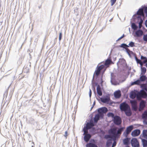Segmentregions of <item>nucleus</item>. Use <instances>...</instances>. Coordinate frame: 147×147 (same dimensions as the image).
<instances>
[{
    "label": "nucleus",
    "mask_w": 147,
    "mask_h": 147,
    "mask_svg": "<svg viewBox=\"0 0 147 147\" xmlns=\"http://www.w3.org/2000/svg\"><path fill=\"white\" fill-rule=\"evenodd\" d=\"M143 40L146 42H147V34L144 35L143 36Z\"/></svg>",
    "instance_id": "nucleus-37"
},
{
    "label": "nucleus",
    "mask_w": 147,
    "mask_h": 147,
    "mask_svg": "<svg viewBox=\"0 0 147 147\" xmlns=\"http://www.w3.org/2000/svg\"><path fill=\"white\" fill-rule=\"evenodd\" d=\"M108 111L107 109L105 107L99 108L98 110V112L101 116H103V114L106 113Z\"/></svg>",
    "instance_id": "nucleus-6"
},
{
    "label": "nucleus",
    "mask_w": 147,
    "mask_h": 147,
    "mask_svg": "<svg viewBox=\"0 0 147 147\" xmlns=\"http://www.w3.org/2000/svg\"><path fill=\"white\" fill-rule=\"evenodd\" d=\"M126 51H127V52L128 53V54L129 55H130V54H129V52L130 51L129 50V49H126Z\"/></svg>",
    "instance_id": "nucleus-45"
},
{
    "label": "nucleus",
    "mask_w": 147,
    "mask_h": 147,
    "mask_svg": "<svg viewBox=\"0 0 147 147\" xmlns=\"http://www.w3.org/2000/svg\"><path fill=\"white\" fill-rule=\"evenodd\" d=\"M145 25L146 26V27H147V20H146L145 21Z\"/></svg>",
    "instance_id": "nucleus-48"
},
{
    "label": "nucleus",
    "mask_w": 147,
    "mask_h": 147,
    "mask_svg": "<svg viewBox=\"0 0 147 147\" xmlns=\"http://www.w3.org/2000/svg\"><path fill=\"white\" fill-rule=\"evenodd\" d=\"M120 109L121 111L125 112L126 115L130 116L132 114V112L129 105L125 102H123L120 105Z\"/></svg>",
    "instance_id": "nucleus-1"
},
{
    "label": "nucleus",
    "mask_w": 147,
    "mask_h": 147,
    "mask_svg": "<svg viewBox=\"0 0 147 147\" xmlns=\"http://www.w3.org/2000/svg\"><path fill=\"white\" fill-rule=\"evenodd\" d=\"M67 131H66L65 132V135H64V136L66 137H67Z\"/></svg>",
    "instance_id": "nucleus-47"
},
{
    "label": "nucleus",
    "mask_w": 147,
    "mask_h": 147,
    "mask_svg": "<svg viewBox=\"0 0 147 147\" xmlns=\"http://www.w3.org/2000/svg\"><path fill=\"white\" fill-rule=\"evenodd\" d=\"M95 101H94L93 103V106H94L95 105Z\"/></svg>",
    "instance_id": "nucleus-50"
},
{
    "label": "nucleus",
    "mask_w": 147,
    "mask_h": 147,
    "mask_svg": "<svg viewBox=\"0 0 147 147\" xmlns=\"http://www.w3.org/2000/svg\"><path fill=\"white\" fill-rule=\"evenodd\" d=\"M139 24V28H141L142 26V24Z\"/></svg>",
    "instance_id": "nucleus-49"
},
{
    "label": "nucleus",
    "mask_w": 147,
    "mask_h": 147,
    "mask_svg": "<svg viewBox=\"0 0 147 147\" xmlns=\"http://www.w3.org/2000/svg\"><path fill=\"white\" fill-rule=\"evenodd\" d=\"M61 37H62V32H61L59 33V40L60 41V40L61 39Z\"/></svg>",
    "instance_id": "nucleus-40"
},
{
    "label": "nucleus",
    "mask_w": 147,
    "mask_h": 147,
    "mask_svg": "<svg viewBox=\"0 0 147 147\" xmlns=\"http://www.w3.org/2000/svg\"><path fill=\"white\" fill-rule=\"evenodd\" d=\"M140 133V131L139 129H136L133 131L131 133V135L132 136L134 137H136L138 136Z\"/></svg>",
    "instance_id": "nucleus-14"
},
{
    "label": "nucleus",
    "mask_w": 147,
    "mask_h": 147,
    "mask_svg": "<svg viewBox=\"0 0 147 147\" xmlns=\"http://www.w3.org/2000/svg\"><path fill=\"white\" fill-rule=\"evenodd\" d=\"M93 107H91V109H92V108Z\"/></svg>",
    "instance_id": "nucleus-52"
},
{
    "label": "nucleus",
    "mask_w": 147,
    "mask_h": 147,
    "mask_svg": "<svg viewBox=\"0 0 147 147\" xmlns=\"http://www.w3.org/2000/svg\"><path fill=\"white\" fill-rule=\"evenodd\" d=\"M145 102L144 100H142L140 104V107L139 111H141L145 107Z\"/></svg>",
    "instance_id": "nucleus-15"
},
{
    "label": "nucleus",
    "mask_w": 147,
    "mask_h": 147,
    "mask_svg": "<svg viewBox=\"0 0 147 147\" xmlns=\"http://www.w3.org/2000/svg\"><path fill=\"white\" fill-rule=\"evenodd\" d=\"M144 12L146 13L147 17V7H146L144 9Z\"/></svg>",
    "instance_id": "nucleus-44"
},
{
    "label": "nucleus",
    "mask_w": 147,
    "mask_h": 147,
    "mask_svg": "<svg viewBox=\"0 0 147 147\" xmlns=\"http://www.w3.org/2000/svg\"><path fill=\"white\" fill-rule=\"evenodd\" d=\"M142 118L144 120L143 122L144 124L147 125V111H145L142 114Z\"/></svg>",
    "instance_id": "nucleus-11"
},
{
    "label": "nucleus",
    "mask_w": 147,
    "mask_h": 147,
    "mask_svg": "<svg viewBox=\"0 0 147 147\" xmlns=\"http://www.w3.org/2000/svg\"><path fill=\"white\" fill-rule=\"evenodd\" d=\"M141 81L140 80H138L132 83L131 85L138 84L141 83Z\"/></svg>",
    "instance_id": "nucleus-30"
},
{
    "label": "nucleus",
    "mask_w": 147,
    "mask_h": 147,
    "mask_svg": "<svg viewBox=\"0 0 147 147\" xmlns=\"http://www.w3.org/2000/svg\"><path fill=\"white\" fill-rule=\"evenodd\" d=\"M146 77L144 75H140V80L141 81H144L146 80Z\"/></svg>",
    "instance_id": "nucleus-26"
},
{
    "label": "nucleus",
    "mask_w": 147,
    "mask_h": 147,
    "mask_svg": "<svg viewBox=\"0 0 147 147\" xmlns=\"http://www.w3.org/2000/svg\"><path fill=\"white\" fill-rule=\"evenodd\" d=\"M124 128L122 127L119 129L117 131V128H113L110 129L109 130V134H114V136H115L116 138L118 137L121 134V132L123 131Z\"/></svg>",
    "instance_id": "nucleus-3"
},
{
    "label": "nucleus",
    "mask_w": 147,
    "mask_h": 147,
    "mask_svg": "<svg viewBox=\"0 0 147 147\" xmlns=\"http://www.w3.org/2000/svg\"><path fill=\"white\" fill-rule=\"evenodd\" d=\"M110 135H106L105 136V138L107 139H109V140H113V141H115L116 140V138L115 136V137L113 136L114 134H109Z\"/></svg>",
    "instance_id": "nucleus-13"
},
{
    "label": "nucleus",
    "mask_w": 147,
    "mask_h": 147,
    "mask_svg": "<svg viewBox=\"0 0 147 147\" xmlns=\"http://www.w3.org/2000/svg\"><path fill=\"white\" fill-rule=\"evenodd\" d=\"M142 142L143 147H146L147 146V140L144 139H142Z\"/></svg>",
    "instance_id": "nucleus-29"
},
{
    "label": "nucleus",
    "mask_w": 147,
    "mask_h": 147,
    "mask_svg": "<svg viewBox=\"0 0 147 147\" xmlns=\"http://www.w3.org/2000/svg\"><path fill=\"white\" fill-rule=\"evenodd\" d=\"M129 140L130 139L127 138L124 139L123 141L124 144L126 145H128L129 144Z\"/></svg>",
    "instance_id": "nucleus-23"
},
{
    "label": "nucleus",
    "mask_w": 147,
    "mask_h": 147,
    "mask_svg": "<svg viewBox=\"0 0 147 147\" xmlns=\"http://www.w3.org/2000/svg\"><path fill=\"white\" fill-rule=\"evenodd\" d=\"M142 136L147 139V130H144L142 131Z\"/></svg>",
    "instance_id": "nucleus-24"
},
{
    "label": "nucleus",
    "mask_w": 147,
    "mask_h": 147,
    "mask_svg": "<svg viewBox=\"0 0 147 147\" xmlns=\"http://www.w3.org/2000/svg\"><path fill=\"white\" fill-rule=\"evenodd\" d=\"M136 96L137 99H140L142 98H145L147 97V94L144 90H142L137 94L134 92H132L130 93V97L132 99H134Z\"/></svg>",
    "instance_id": "nucleus-2"
},
{
    "label": "nucleus",
    "mask_w": 147,
    "mask_h": 147,
    "mask_svg": "<svg viewBox=\"0 0 147 147\" xmlns=\"http://www.w3.org/2000/svg\"><path fill=\"white\" fill-rule=\"evenodd\" d=\"M113 121L115 124L118 125H120L121 122V118L117 116H115L113 118Z\"/></svg>",
    "instance_id": "nucleus-8"
},
{
    "label": "nucleus",
    "mask_w": 147,
    "mask_h": 147,
    "mask_svg": "<svg viewBox=\"0 0 147 147\" xmlns=\"http://www.w3.org/2000/svg\"><path fill=\"white\" fill-rule=\"evenodd\" d=\"M131 144L133 147H139V142L136 138H132L131 140Z\"/></svg>",
    "instance_id": "nucleus-7"
},
{
    "label": "nucleus",
    "mask_w": 147,
    "mask_h": 147,
    "mask_svg": "<svg viewBox=\"0 0 147 147\" xmlns=\"http://www.w3.org/2000/svg\"><path fill=\"white\" fill-rule=\"evenodd\" d=\"M115 146H112V147H114Z\"/></svg>",
    "instance_id": "nucleus-53"
},
{
    "label": "nucleus",
    "mask_w": 147,
    "mask_h": 147,
    "mask_svg": "<svg viewBox=\"0 0 147 147\" xmlns=\"http://www.w3.org/2000/svg\"><path fill=\"white\" fill-rule=\"evenodd\" d=\"M133 127L132 125H130L127 127L126 130V136L133 129Z\"/></svg>",
    "instance_id": "nucleus-19"
},
{
    "label": "nucleus",
    "mask_w": 147,
    "mask_h": 147,
    "mask_svg": "<svg viewBox=\"0 0 147 147\" xmlns=\"http://www.w3.org/2000/svg\"><path fill=\"white\" fill-rule=\"evenodd\" d=\"M135 34L137 37H139L142 35L143 32L141 30H139L136 32Z\"/></svg>",
    "instance_id": "nucleus-22"
},
{
    "label": "nucleus",
    "mask_w": 147,
    "mask_h": 147,
    "mask_svg": "<svg viewBox=\"0 0 147 147\" xmlns=\"http://www.w3.org/2000/svg\"><path fill=\"white\" fill-rule=\"evenodd\" d=\"M132 109L134 111H136L137 110L138 107L137 105V101L134 100H131L130 101Z\"/></svg>",
    "instance_id": "nucleus-9"
},
{
    "label": "nucleus",
    "mask_w": 147,
    "mask_h": 147,
    "mask_svg": "<svg viewBox=\"0 0 147 147\" xmlns=\"http://www.w3.org/2000/svg\"><path fill=\"white\" fill-rule=\"evenodd\" d=\"M107 116L109 117H112L114 118L115 116H114V114L112 113H107Z\"/></svg>",
    "instance_id": "nucleus-33"
},
{
    "label": "nucleus",
    "mask_w": 147,
    "mask_h": 147,
    "mask_svg": "<svg viewBox=\"0 0 147 147\" xmlns=\"http://www.w3.org/2000/svg\"><path fill=\"white\" fill-rule=\"evenodd\" d=\"M135 59L137 63H139L141 61L140 60L138 59L136 57H135Z\"/></svg>",
    "instance_id": "nucleus-38"
},
{
    "label": "nucleus",
    "mask_w": 147,
    "mask_h": 147,
    "mask_svg": "<svg viewBox=\"0 0 147 147\" xmlns=\"http://www.w3.org/2000/svg\"><path fill=\"white\" fill-rule=\"evenodd\" d=\"M128 46L129 47H133L135 46L134 43L133 42H131L129 43L128 45Z\"/></svg>",
    "instance_id": "nucleus-35"
},
{
    "label": "nucleus",
    "mask_w": 147,
    "mask_h": 147,
    "mask_svg": "<svg viewBox=\"0 0 147 147\" xmlns=\"http://www.w3.org/2000/svg\"><path fill=\"white\" fill-rule=\"evenodd\" d=\"M143 63H142V61H141L140 62L139 64L140 65V66H141V67H142V65H143Z\"/></svg>",
    "instance_id": "nucleus-46"
},
{
    "label": "nucleus",
    "mask_w": 147,
    "mask_h": 147,
    "mask_svg": "<svg viewBox=\"0 0 147 147\" xmlns=\"http://www.w3.org/2000/svg\"><path fill=\"white\" fill-rule=\"evenodd\" d=\"M116 0H111V5L113 6L115 3Z\"/></svg>",
    "instance_id": "nucleus-39"
},
{
    "label": "nucleus",
    "mask_w": 147,
    "mask_h": 147,
    "mask_svg": "<svg viewBox=\"0 0 147 147\" xmlns=\"http://www.w3.org/2000/svg\"><path fill=\"white\" fill-rule=\"evenodd\" d=\"M131 27L134 30H136L137 29L138 27L134 23H133L131 24Z\"/></svg>",
    "instance_id": "nucleus-31"
},
{
    "label": "nucleus",
    "mask_w": 147,
    "mask_h": 147,
    "mask_svg": "<svg viewBox=\"0 0 147 147\" xmlns=\"http://www.w3.org/2000/svg\"><path fill=\"white\" fill-rule=\"evenodd\" d=\"M141 75H144L146 71V68L145 67H141Z\"/></svg>",
    "instance_id": "nucleus-27"
},
{
    "label": "nucleus",
    "mask_w": 147,
    "mask_h": 147,
    "mask_svg": "<svg viewBox=\"0 0 147 147\" xmlns=\"http://www.w3.org/2000/svg\"><path fill=\"white\" fill-rule=\"evenodd\" d=\"M115 77L114 74L113 73H111V82L112 85H118L119 83L115 80Z\"/></svg>",
    "instance_id": "nucleus-10"
},
{
    "label": "nucleus",
    "mask_w": 147,
    "mask_h": 147,
    "mask_svg": "<svg viewBox=\"0 0 147 147\" xmlns=\"http://www.w3.org/2000/svg\"><path fill=\"white\" fill-rule=\"evenodd\" d=\"M111 61L109 59H107L105 63V65H108L110 64Z\"/></svg>",
    "instance_id": "nucleus-34"
},
{
    "label": "nucleus",
    "mask_w": 147,
    "mask_h": 147,
    "mask_svg": "<svg viewBox=\"0 0 147 147\" xmlns=\"http://www.w3.org/2000/svg\"><path fill=\"white\" fill-rule=\"evenodd\" d=\"M97 92L99 96H101L102 95V92L101 88L99 85H98L96 88Z\"/></svg>",
    "instance_id": "nucleus-18"
},
{
    "label": "nucleus",
    "mask_w": 147,
    "mask_h": 147,
    "mask_svg": "<svg viewBox=\"0 0 147 147\" xmlns=\"http://www.w3.org/2000/svg\"><path fill=\"white\" fill-rule=\"evenodd\" d=\"M102 116H101L100 115L97 114L96 115L94 119V122L95 123H97L98 121L99 120L100 117H102Z\"/></svg>",
    "instance_id": "nucleus-21"
},
{
    "label": "nucleus",
    "mask_w": 147,
    "mask_h": 147,
    "mask_svg": "<svg viewBox=\"0 0 147 147\" xmlns=\"http://www.w3.org/2000/svg\"><path fill=\"white\" fill-rule=\"evenodd\" d=\"M114 94L115 98H119L121 96V91L119 90L116 91L114 92Z\"/></svg>",
    "instance_id": "nucleus-17"
},
{
    "label": "nucleus",
    "mask_w": 147,
    "mask_h": 147,
    "mask_svg": "<svg viewBox=\"0 0 147 147\" xmlns=\"http://www.w3.org/2000/svg\"><path fill=\"white\" fill-rule=\"evenodd\" d=\"M84 135V140L86 142H88L91 138V136L89 134L86 133Z\"/></svg>",
    "instance_id": "nucleus-16"
},
{
    "label": "nucleus",
    "mask_w": 147,
    "mask_h": 147,
    "mask_svg": "<svg viewBox=\"0 0 147 147\" xmlns=\"http://www.w3.org/2000/svg\"><path fill=\"white\" fill-rule=\"evenodd\" d=\"M137 14L138 15L137 17L138 20H140V21L139 23V24H142L143 21L141 18V16H143L144 15L143 9L142 8L140 9L137 12Z\"/></svg>",
    "instance_id": "nucleus-5"
},
{
    "label": "nucleus",
    "mask_w": 147,
    "mask_h": 147,
    "mask_svg": "<svg viewBox=\"0 0 147 147\" xmlns=\"http://www.w3.org/2000/svg\"><path fill=\"white\" fill-rule=\"evenodd\" d=\"M104 67V65H102L99 67H97V69L95 71V73L96 75L98 76L99 74L100 71Z\"/></svg>",
    "instance_id": "nucleus-12"
},
{
    "label": "nucleus",
    "mask_w": 147,
    "mask_h": 147,
    "mask_svg": "<svg viewBox=\"0 0 147 147\" xmlns=\"http://www.w3.org/2000/svg\"><path fill=\"white\" fill-rule=\"evenodd\" d=\"M101 101L104 103L108 102L110 100V98L106 97L105 98H101L100 99Z\"/></svg>",
    "instance_id": "nucleus-20"
},
{
    "label": "nucleus",
    "mask_w": 147,
    "mask_h": 147,
    "mask_svg": "<svg viewBox=\"0 0 147 147\" xmlns=\"http://www.w3.org/2000/svg\"><path fill=\"white\" fill-rule=\"evenodd\" d=\"M114 141V142L113 143V145H112L113 146H115L116 145V142H115V140Z\"/></svg>",
    "instance_id": "nucleus-43"
},
{
    "label": "nucleus",
    "mask_w": 147,
    "mask_h": 147,
    "mask_svg": "<svg viewBox=\"0 0 147 147\" xmlns=\"http://www.w3.org/2000/svg\"><path fill=\"white\" fill-rule=\"evenodd\" d=\"M86 147H98V146L94 144L89 143L86 145Z\"/></svg>",
    "instance_id": "nucleus-25"
},
{
    "label": "nucleus",
    "mask_w": 147,
    "mask_h": 147,
    "mask_svg": "<svg viewBox=\"0 0 147 147\" xmlns=\"http://www.w3.org/2000/svg\"><path fill=\"white\" fill-rule=\"evenodd\" d=\"M94 126V124L93 122H90L87 123L86 124V127H84L83 130L84 132V135L85 133H88V130Z\"/></svg>",
    "instance_id": "nucleus-4"
},
{
    "label": "nucleus",
    "mask_w": 147,
    "mask_h": 147,
    "mask_svg": "<svg viewBox=\"0 0 147 147\" xmlns=\"http://www.w3.org/2000/svg\"><path fill=\"white\" fill-rule=\"evenodd\" d=\"M146 66L147 67V63H146Z\"/></svg>",
    "instance_id": "nucleus-51"
},
{
    "label": "nucleus",
    "mask_w": 147,
    "mask_h": 147,
    "mask_svg": "<svg viewBox=\"0 0 147 147\" xmlns=\"http://www.w3.org/2000/svg\"><path fill=\"white\" fill-rule=\"evenodd\" d=\"M124 34H123V35L122 36H121V37L119 38L118 39V40H121V39L122 38L124 37Z\"/></svg>",
    "instance_id": "nucleus-42"
},
{
    "label": "nucleus",
    "mask_w": 147,
    "mask_h": 147,
    "mask_svg": "<svg viewBox=\"0 0 147 147\" xmlns=\"http://www.w3.org/2000/svg\"><path fill=\"white\" fill-rule=\"evenodd\" d=\"M141 59L142 60H144L143 62L144 63H145L147 62V58L145 57L141 56Z\"/></svg>",
    "instance_id": "nucleus-32"
},
{
    "label": "nucleus",
    "mask_w": 147,
    "mask_h": 147,
    "mask_svg": "<svg viewBox=\"0 0 147 147\" xmlns=\"http://www.w3.org/2000/svg\"><path fill=\"white\" fill-rule=\"evenodd\" d=\"M111 140H108L106 143V146L107 147H109L111 145L112 142Z\"/></svg>",
    "instance_id": "nucleus-28"
},
{
    "label": "nucleus",
    "mask_w": 147,
    "mask_h": 147,
    "mask_svg": "<svg viewBox=\"0 0 147 147\" xmlns=\"http://www.w3.org/2000/svg\"><path fill=\"white\" fill-rule=\"evenodd\" d=\"M121 47H122L125 48V47H129V46H128V45H127L123 43L121 44Z\"/></svg>",
    "instance_id": "nucleus-36"
},
{
    "label": "nucleus",
    "mask_w": 147,
    "mask_h": 147,
    "mask_svg": "<svg viewBox=\"0 0 147 147\" xmlns=\"http://www.w3.org/2000/svg\"><path fill=\"white\" fill-rule=\"evenodd\" d=\"M91 94H92V92H91V90L90 89V90H89V96L90 97V98L91 97Z\"/></svg>",
    "instance_id": "nucleus-41"
}]
</instances>
